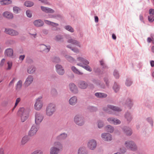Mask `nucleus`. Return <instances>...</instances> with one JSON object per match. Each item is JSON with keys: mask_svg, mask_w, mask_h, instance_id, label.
I'll return each mask as SVG.
<instances>
[{"mask_svg": "<svg viewBox=\"0 0 154 154\" xmlns=\"http://www.w3.org/2000/svg\"><path fill=\"white\" fill-rule=\"evenodd\" d=\"M29 112V109L28 108H20L18 110V115L21 117V121L24 122L28 118Z\"/></svg>", "mask_w": 154, "mask_h": 154, "instance_id": "nucleus-1", "label": "nucleus"}, {"mask_svg": "<svg viewBox=\"0 0 154 154\" xmlns=\"http://www.w3.org/2000/svg\"><path fill=\"white\" fill-rule=\"evenodd\" d=\"M103 110L105 112L109 114H112V111L116 112H120L122 110L119 107L111 105H108L107 107L103 108Z\"/></svg>", "mask_w": 154, "mask_h": 154, "instance_id": "nucleus-2", "label": "nucleus"}, {"mask_svg": "<svg viewBox=\"0 0 154 154\" xmlns=\"http://www.w3.org/2000/svg\"><path fill=\"white\" fill-rule=\"evenodd\" d=\"M125 145L127 149L133 151H135L137 150L138 147L137 146L133 141H126L125 142Z\"/></svg>", "mask_w": 154, "mask_h": 154, "instance_id": "nucleus-3", "label": "nucleus"}, {"mask_svg": "<svg viewBox=\"0 0 154 154\" xmlns=\"http://www.w3.org/2000/svg\"><path fill=\"white\" fill-rule=\"evenodd\" d=\"M56 111L55 105L52 103L49 104L47 106L45 113L46 115L48 116H52Z\"/></svg>", "mask_w": 154, "mask_h": 154, "instance_id": "nucleus-4", "label": "nucleus"}, {"mask_svg": "<svg viewBox=\"0 0 154 154\" xmlns=\"http://www.w3.org/2000/svg\"><path fill=\"white\" fill-rule=\"evenodd\" d=\"M74 121L76 124L80 126L83 125L85 123L84 118L81 115L76 116L74 118Z\"/></svg>", "mask_w": 154, "mask_h": 154, "instance_id": "nucleus-5", "label": "nucleus"}, {"mask_svg": "<svg viewBox=\"0 0 154 154\" xmlns=\"http://www.w3.org/2000/svg\"><path fill=\"white\" fill-rule=\"evenodd\" d=\"M44 118L42 114L37 112L35 115V123L36 125H39L42 122Z\"/></svg>", "mask_w": 154, "mask_h": 154, "instance_id": "nucleus-6", "label": "nucleus"}, {"mask_svg": "<svg viewBox=\"0 0 154 154\" xmlns=\"http://www.w3.org/2000/svg\"><path fill=\"white\" fill-rule=\"evenodd\" d=\"M42 98V97H40L36 99L34 107L35 109L37 110H39L42 107L43 103L41 100Z\"/></svg>", "mask_w": 154, "mask_h": 154, "instance_id": "nucleus-7", "label": "nucleus"}, {"mask_svg": "<svg viewBox=\"0 0 154 154\" xmlns=\"http://www.w3.org/2000/svg\"><path fill=\"white\" fill-rule=\"evenodd\" d=\"M78 60L82 62L80 64H78V65L82 67H88L87 65L89 63V62L82 57H79L77 58Z\"/></svg>", "mask_w": 154, "mask_h": 154, "instance_id": "nucleus-8", "label": "nucleus"}, {"mask_svg": "<svg viewBox=\"0 0 154 154\" xmlns=\"http://www.w3.org/2000/svg\"><path fill=\"white\" fill-rule=\"evenodd\" d=\"M97 143L96 141L94 140H90L88 143V146L90 149L93 150L96 147Z\"/></svg>", "mask_w": 154, "mask_h": 154, "instance_id": "nucleus-9", "label": "nucleus"}, {"mask_svg": "<svg viewBox=\"0 0 154 154\" xmlns=\"http://www.w3.org/2000/svg\"><path fill=\"white\" fill-rule=\"evenodd\" d=\"M38 130V128L37 126L35 125H33L28 132L29 136L31 137L34 135L36 134Z\"/></svg>", "mask_w": 154, "mask_h": 154, "instance_id": "nucleus-10", "label": "nucleus"}, {"mask_svg": "<svg viewBox=\"0 0 154 154\" xmlns=\"http://www.w3.org/2000/svg\"><path fill=\"white\" fill-rule=\"evenodd\" d=\"M33 80V77L31 75H29L26 78L24 83V85L25 87H28L32 82Z\"/></svg>", "mask_w": 154, "mask_h": 154, "instance_id": "nucleus-11", "label": "nucleus"}, {"mask_svg": "<svg viewBox=\"0 0 154 154\" xmlns=\"http://www.w3.org/2000/svg\"><path fill=\"white\" fill-rule=\"evenodd\" d=\"M5 32L12 36H16L18 34V32L17 31L10 29H5Z\"/></svg>", "mask_w": 154, "mask_h": 154, "instance_id": "nucleus-12", "label": "nucleus"}, {"mask_svg": "<svg viewBox=\"0 0 154 154\" xmlns=\"http://www.w3.org/2000/svg\"><path fill=\"white\" fill-rule=\"evenodd\" d=\"M101 137L105 140L109 141H111L112 139V136L110 134L107 133H104L102 134Z\"/></svg>", "mask_w": 154, "mask_h": 154, "instance_id": "nucleus-13", "label": "nucleus"}, {"mask_svg": "<svg viewBox=\"0 0 154 154\" xmlns=\"http://www.w3.org/2000/svg\"><path fill=\"white\" fill-rule=\"evenodd\" d=\"M107 120L110 123L115 125L119 124L121 122L119 119L114 118H109Z\"/></svg>", "mask_w": 154, "mask_h": 154, "instance_id": "nucleus-14", "label": "nucleus"}, {"mask_svg": "<svg viewBox=\"0 0 154 154\" xmlns=\"http://www.w3.org/2000/svg\"><path fill=\"white\" fill-rule=\"evenodd\" d=\"M69 87L70 90L73 93L76 94L78 92V91L77 88L74 83H70Z\"/></svg>", "mask_w": 154, "mask_h": 154, "instance_id": "nucleus-15", "label": "nucleus"}, {"mask_svg": "<svg viewBox=\"0 0 154 154\" xmlns=\"http://www.w3.org/2000/svg\"><path fill=\"white\" fill-rule=\"evenodd\" d=\"M122 130L127 136H130L132 133L131 128L127 126H125L122 128Z\"/></svg>", "mask_w": 154, "mask_h": 154, "instance_id": "nucleus-16", "label": "nucleus"}, {"mask_svg": "<svg viewBox=\"0 0 154 154\" xmlns=\"http://www.w3.org/2000/svg\"><path fill=\"white\" fill-rule=\"evenodd\" d=\"M88 86V84L87 83L84 81H80L78 83L79 87L81 89H85Z\"/></svg>", "mask_w": 154, "mask_h": 154, "instance_id": "nucleus-17", "label": "nucleus"}, {"mask_svg": "<svg viewBox=\"0 0 154 154\" xmlns=\"http://www.w3.org/2000/svg\"><path fill=\"white\" fill-rule=\"evenodd\" d=\"M125 117L128 123H130L132 119V116L129 112H127L125 114Z\"/></svg>", "mask_w": 154, "mask_h": 154, "instance_id": "nucleus-18", "label": "nucleus"}, {"mask_svg": "<svg viewBox=\"0 0 154 154\" xmlns=\"http://www.w3.org/2000/svg\"><path fill=\"white\" fill-rule=\"evenodd\" d=\"M88 151L84 146H81L78 150V154H88Z\"/></svg>", "mask_w": 154, "mask_h": 154, "instance_id": "nucleus-19", "label": "nucleus"}, {"mask_svg": "<svg viewBox=\"0 0 154 154\" xmlns=\"http://www.w3.org/2000/svg\"><path fill=\"white\" fill-rule=\"evenodd\" d=\"M77 101V97L76 96H73L71 97L69 100V103L70 105L73 106L75 105Z\"/></svg>", "mask_w": 154, "mask_h": 154, "instance_id": "nucleus-20", "label": "nucleus"}, {"mask_svg": "<svg viewBox=\"0 0 154 154\" xmlns=\"http://www.w3.org/2000/svg\"><path fill=\"white\" fill-rule=\"evenodd\" d=\"M13 50L11 48H8L6 49L5 52V55L9 57H11L13 55Z\"/></svg>", "mask_w": 154, "mask_h": 154, "instance_id": "nucleus-21", "label": "nucleus"}, {"mask_svg": "<svg viewBox=\"0 0 154 154\" xmlns=\"http://www.w3.org/2000/svg\"><path fill=\"white\" fill-rule=\"evenodd\" d=\"M3 16L8 19H12L13 18V14L8 11H5L3 13Z\"/></svg>", "mask_w": 154, "mask_h": 154, "instance_id": "nucleus-22", "label": "nucleus"}, {"mask_svg": "<svg viewBox=\"0 0 154 154\" xmlns=\"http://www.w3.org/2000/svg\"><path fill=\"white\" fill-rule=\"evenodd\" d=\"M92 82L96 84L97 85H98L101 88H104L105 87V85L103 83H101L100 81L96 80L95 79H93L92 80Z\"/></svg>", "mask_w": 154, "mask_h": 154, "instance_id": "nucleus-23", "label": "nucleus"}, {"mask_svg": "<svg viewBox=\"0 0 154 154\" xmlns=\"http://www.w3.org/2000/svg\"><path fill=\"white\" fill-rule=\"evenodd\" d=\"M42 10L44 12L46 13H53L54 12V11L53 9L47 7H44L43 6H41Z\"/></svg>", "mask_w": 154, "mask_h": 154, "instance_id": "nucleus-24", "label": "nucleus"}, {"mask_svg": "<svg viewBox=\"0 0 154 154\" xmlns=\"http://www.w3.org/2000/svg\"><path fill=\"white\" fill-rule=\"evenodd\" d=\"M94 95L96 97L100 98H105L107 96L106 94L101 92H96L95 93Z\"/></svg>", "mask_w": 154, "mask_h": 154, "instance_id": "nucleus-25", "label": "nucleus"}, {"mask_svg": "<svg viewBox=\"0 0 154 154\" xmlns=\"http://www.w3.org/2000/svg\"><path fill=\"white\" fill-rule=\"evenodd\" d=\"M33 23L35 26L37 27H40L44 25L43 22L40 20H35Z\"/></svg>", "mask_w": 154, "mask_h": 154, "instance_id": "nucleus-26", "label": "nucleus"}, {"mask_svg": "<svg viewBox=\"0 0 154 154\" xmlns=\"http://www.w3.org/2000/svg\"><path fill=\"white\" fill-rule=\"evenodd\" d=\"M40 48L41 51L48 52L50 50V47L49 46H46L44 45H40Z\"/></svg>", "mask_w": 154, "mask_h": 154, "instance_id": "nucleus-27", "label": "nucleus"}, {"mask_svg": "<svg viewBox=\"0 0 154 154\" xmlns=\"http://www.w3.org/2000/svg\"><path fill=\"white\" fill-rule=\"evenodd\" d=\"M60 149L55 147H53L50 149L51 154H57L59 152Z\"/></svg>", "mask_w": 154, "mask_h": 154, "instance_id": "nucleus-28", "label": "nucleus"}, {"mask_svg": "<svg viewBox=\"0 0 154 154\" xmlns=\"http://www.w3.org/2000/svg\"><path fill=\"white\" fill-rule=\"evenodd\" d=\"M67 137V134L65 133L60 134L57 137L56 139L58 140H64Z\"/></svg>", "mask_w": 154, "mask_h": 154, "instance_id": "nucleus-29", "label": "nucleus"}, {"mask_svg": "<svg viewBox=\"0 0 154 154\" xmlns=\"http://www.w3.org/2000/svg\"><path fill=\"white\" fill-rule=\"evenodd\" d=\"M67 42L69 43H70L72 44L76 45L79 47H80L79 43V42H78L77 41L75 40L74 39H69L68 41Z\"/></svg>", "mask_w": 154, "mask_h": 154, "instance_id": "nucleus-30", "label": "nucleus"}, {"mask_svg": "<svg viewBox=\"0 0 154 154\" xmlns=\"http://www.w3.org/2000/svg\"><path fill=\"white\" fill-rule=\"evenodd\" d=\"M125 104L129 109H130L133 106V103L131 100L130 98H128L126 100Z\"/></svg>", "mask_w": 154, "mask_h": 154, "instance_id": "nucleus-31", "label": "nucleus"}, {"mask_svg": "<svg viewBox=\"0 0 154 154\" xmlns=\"http://www.w3.org/2000/svg\"><path fill=\"white\" fill-rule=\"evenodd\" d=\"M29 138L28 136L23 137L21 140V143L22 145H23L26 143L29 140Z\"/></svg>", "mask_w": 154, "mask_h": 154, "instance_id": "nucleus-32", "label": "nucleus"}, {"mask_svg": "<svg viewBox=\"0 0 154 154\" xmlns=\"http://www.w3.org/2000/svg\"><path fill=\"white\" fill-rule=\"evenodd\" d=\"M56 71L60 75H63L65 72V70L63 68H56Z\"/></svg>", "mask_w": 154, "mask_h": 154, "instance_id": "nucleus-33", "label": "nucleus"}, {"mask_svg": "<svg viewBox=\"0 0 154 154\" xmlns=\"http://www.w3.org/2000/svg\"><path fill=\"white\" fill-rule=\"evenodd\" d=\"M113 89L114 91L116 93H117L119 91L120 89V87L115 82L114 85L113 86Z\"/></svg>", "mask_w": 154, "mask_h": 154, "instance_id": "nucleus-34", "label": "nucleus"}, {"mask_svg": "<svg viewBox=\"0 0 154 154\" xmlns=\"http://www.w3.org/2000/svg\"><path fill=\"white\" fill-rule=\"evenodd\" d=\"M11 3V1L10 0H3L0 1V4L2 5H8Z\"/></svg>", "mask_w": 154, "mask_h": 154, "instance_id": "nucleus-35", "label": "nucleus"}, {"mask_svg": "<svg viewBox=\"0 0 154 154\" xmlns=\"http://www.w3.org/2000/svg\"><path fill=\"white\" fill-rule=\"evenodd\" d=\"M44 22L45 23L47 24L51 25V26H54L56 27L58 26V24L57 23H55L47 20H45Z\"/></svg>", "mask_w": 154, "mask_h": 154, "instance_id": "nucleus-36", "label": "nucleus"}, {"mask_svg": "<svg viewBox=\"0 0 154 154\" xmlns=\"http://www.w3.org/2000/svg\"><path fill=\"white\" fill-rule=\"evenodd\" d=\"M22 82L21 80H19L17 83L16 85V89L19 90L22 87Z\"/></svg>", "mask_w": 154, "mask_h": 154, "instance_id": "nucleus-37", "label": "nucleus"}, {"mask_svg": "<svg viewBox=\"0 0 154 154\" xmlns=\"http://www.w3.org/2000/svg\"><path fill=\"white\" fill-rule=\"evenodd\" d=\"M106 128L108 131L110 133H112L114 131V128L110 125H107Z\"/></svg>", "mask_w": 154, "mask_h": 154, "instance_id": "nucleus-38", "label": "nucleus"}, {"mask_svg": "<svg viewBox=\"0 0 154 154\" xmlns=\"http://www.w3.org/2000/svg\"><path fill=\"white\" fill-rule=\"evenodd\" d=\"M132 81L131 78H127L125 82V85L127 86H130L132 84Z\"/></svg>", "mask_w": 154, "mask_h": 154, "instance_id": "nucleus-39", "label": "nucleus"}, {"mask_svg": "<svg viewBox=\"0 0 154 154\" xmlns=\"http://www.w3.org/2000/svg\"><path fill=\"white\" fill-rule=\"evenodd\" d=\"M88 109L92 112H95L97 109V108L96 107L90 106L88 107Z\"/></svg>", "mask_w": 154, "mask_h": 154, "instance_id": "nucleus-40", "label": "nucleus"}, {"mask_svg": "<svg viewBox=\"0 0 154 154\" xmlns=\"http://www.w3.org/2000/svg\"><path fill=\"white\" fill-rule=\"evenodd\" d=\"M63 37L62 35H58L55 36L54 39L57 41H63Z\"/></svg>", "mask_w": 154, "mask_h": 154, "instance_id": "nucleus-41", "label": "nucleus"}, {"mask_svg": "<svg viewBox=\"0 0 154 154\" xmlns=\"http://www.w3.org/2000/svg\"><path fill=\"white\" fill-rule=\"evenodd\" d=\"M24 5L26 7H31L34 5V3L30 1H26L25 2Z\"/></svg>", "mask_w": 154, "mask_h": 154, "instance_id": "nucleus-42", "label": "nucleus"}, {"mask_svg": "<svg viewBox=\"0 0 154 154\" xmlns=\"http://www.w3.org/2000/svg\"><path fill=\"white\" fill-rule=\"evenodd\" d=\"M35 68H28L27 72L29 74H32L35 72Z\"/></svg>", "mask_w": 154, "mask_h": 154, "instance_id": "nucleus-43", "label": "nucleus"}, {"mask_svg": "<svg viewBox=\"0 0 154 154\" xmlns=\"http://www.w3.org/2000/svg\"><path fill=\"white\" fill-rule=\"evenodd\" d=\"M72 70L75 73L79 74L81 75L83 73L79 70L77 69L76 68H71Z\"/></svg>", "mask_w": 154, "mask_h": 154, "instance_id": "nucleus-44", "label": "nucleus"}, {"mask_svg": "<svg viewBox=\"0 0 154 154\" xmlns=\"http://www.w3.org/2000/svg\"><path fill=\"white\" fill-rule=\"evenodd\" d=\"M65 58L68 61L71 62H73L75 61L73 58L69 56L66 55Z\"/></svg>", "mask_w": 154, "mask_h": 154, "instance_id": "nucleus-45", "label": "nucleus"}, {"mask_svg": "<svg viewBox=\"0 0 154 154\" xmlns=\"http://www.w3.org/2000/svg\"><path fill=\"white\" fill-rule=\"evenodd\" d=\"M54 145L57 147V148L60 149H61L62 147V146L61 144L59 142H55L54 143Z\"/></svg>", "mask_w": 154, "mask_h": 154, "instance_id": "nucleus-46", "label": "nucleus"}, {"mask_svg": "<svg viewBox=\"0 0 154 154\" xmlns=\"http://www.w3.org/2000/svg\"><path fill=\"white\" fill-rule=\"evenodd\" d=\"M65 29L71 32H74V29L72 28V27L69 26H65Z\"/></svg>", "mask_w": 154, "mask_h": 154, "instance_id": "nucleus-47", "label": "nucleus"}, {"mask_svg": "<svg viewBox=\"0 0 154 154\" xmlns=\"http://www.w3.org/2000/svg\"><path fill=\"white\" fill-rule=\"evenodd\" d=\"M146 120L151 125L152 127L153 126V123L152 119L151 117H149L146 119Z\"/></svg>", "mask_w": 154, "mask_h": 154, "instance_id": "nucleus-48", "label": "nucleus"}, {"mask_svg": "<svg viewBox=\"0 0 154 154\" xmlns=\"http://www.w3.org/2000/svg\"><path fill=\"white\" fill-rule=\"evenodd\" d=\"M13 10L14 13L17 14L20 11V9L17 7H14L13 8Z\"/></svg>", "mask_w": 154, "mask_h": 154, "instance_id": "nucleus-49", "label": "nucleus"}, {"mask_svg": "<svg viewBox=\"0 0 154 154\" xmlns=\"http://www.w3.org/2000/svg\"><path fill=\"white\" fill-rule=\"evenodd\" d=\"M113 75L116 79H118L119 78V73L117 71L115 70L113 72Z\"/></svg>", "mask_w": 154, "mask_h": 154, "instance_id": "nucleus-50", "label": "nucleus"}, {"mask_svg": "<svg viewBox=\"0 0 154 154\" xmlns=\"http://www.w3.org/2000/svg\"><path fill=\"white\" fill-rule=\"evenodd\" d=\"M104 125L103 122L101 120H99L98 121V127L99 128H101Z\"/></svg>", "mask_w": 154, "mask_h": 154, "instance_id": "nucleus-51", "label": "nucleus"}, {"mask_svg": "<svg viewBox=\"0 0 154 154\" xmlns=\"http://www.w3.org/2000/svg\"><path fill=\"white\" fill-rule=\"evenodd\" d=\"M148 20L149 22H152L154 20V15H150L148 16Z\"/></svg>", "mask_w": 154, "mask_h": 154, "instance_id": "nucleus-52", "label": "nucleus"}, {"mask_svg": "<svg viewBox=\"0 0 154 154\" xmlns=\"http://www.w3.org/2000/svg\"><path fill=\"white\" fill-rule=\"evenodd\" d=\"M51 93L52 95L54 96H56L57 94V92L56 89L54 88L52 89L51 91Z\"/></svg>", "mask_w": 154, "mask_h": 154, "instance_id": "nucleus-53", "label": "nucleus"}, {"mask_svg": "<svg viewBox=\"0 0 154 154\" xmlns=\"http://www.w3.org/2000/svg\"><path fill=\"white\" fill-rule=\"evenodd\" d=\"M42 152L40 150H37L32 152L31 154H42Z\"/></svg>", "mask_w": 154, "mask_h": 154, "instance_id": "nucleus-54", "label": "nucleus"}, {"mask_svg": "<svg viewBox=\"0 0 154 154\" xmlns=\"http://www.w3.org/2000/svg\"><path fill=\"white\" fill-rule=\"evenodd\" d=\"M104 80L106 86L108 87L109 86V82L108 77H105L104 78Z\"/></svg>", "mask_w": 154, "mask_h": 154, "instance_id": "nucleus-55", "label": "nucleus"}, {"mask_svg": "<svg viewBox=\"0 0 154 154\" xmlns=\"http://www.w3.org/2000/svg\"><path fill=\"white\" fill-rule=\"evenodd\" d=\"M67 47L71 49L72 50L74 51V52L76 53H77L79 52V50L77 49H73L72 48V47L70 45H67Z\"/></svg>", "mask_w": 154, "mask_h": 154, "instance_id": "nucleus-56", "label": "nucleus"}, {"mask_svg": "<svg viewBox=\"0 0 154 154\" xmlns=\"http://www.w3.org/2000/svg\"><path fill=\"white\" fill-rule=\"evenodd\" d=\"M21 99L20 97L17 98L16 100V102L14 105V108H16L19 103Z\"/></svg>", "mask_w": 154, "mask_h": 154, "instance_id": "nucleus-57", "label": "nucleus"}, {"mask_svg": "<svg viewBox=\"0 0 154 154\" xmlns=\"http://www.w3.org/2000/svg\"><path fill=\"white\" fill-rule=\"evenodd\" d=\"M26 14L28 17H31L32 16V14L30 11L28 10L26 11Z\"/></svg>", "mask_w": 154, "mask_h": 154, "instance_id": "nucleus-58", "label": "nucleus"}, {"mask_svg": "<svg viewBox=\"0 0 154 154\" xmlns=\"http://www.w3.org/2000/svg\"><path fill=\"white\" fill-rule=\"evenodd\" d=\"M120 152L122 153H124L126 151V149L125 147H121L120 149Z\"/></svg>", "mask_w": 154, "mask_h": 154, "instance_id": "nucleus-59", "label": "nucleus"}, {"mask_svg": "<svg viewBox=\"0 0 154 154\" xmlns=\"http://www.w3.org/2000/svg\"><path fill=\"white\" fill-rule=\"evenodd\" d=\"M5 62V59L3 58L2 60L0 63V66H3Z\"/></svg>", "mask_w": 154, "mask_h": 154, "instance_id": "nucleus-60", "label": "nucleus"}, {"mask_svg": "<svg viewBox=\"0 0 154 154\" xmlns=\"http://www.w3.org/2000/svg\"><path fill=\"white\" fill-rule=\"evenodd\" d=\"M15 79V78H14L12 79V80L10 82L9 85V86H13V84L14 82V80Z\"/></svg>", "mask_w": 154, "mask_h": 154, "instance_id": "nucleus-61", "label": "nucleus"}, {"mask_svg": "<svg viewBox=\"0 0 154 154\" xmlns=\"http://www.w3.org/2000/svg\"><path fill=\"white\" fill-rule=\"evenodd\" d=\"M149 13L150 15H153L154 16V9H150L149 11Z\"/></svg>", "mask_w": 154, "mask_h": 154, "instance_id": "nucleus-62", "label": "nucleus"}, {"mask_svg": "<svg viewBox=\"0 0 154 154\" xmlns=\"http://www.w3.org/2000/svg\"><path fill=\"white\" fill-rule=\"evenodd\" d=\"M25 57V56L24 55L20 56L19 58V60L21 61H22L24 60Z\"/></svg>", "mask_w": 154, "mask_h": 154, "instance_id": "nucleus-63", "label": "nucleus"}, {"mask_svg": "<svg viewBox=\"0 0 154 154\" xmlns=\"http://www.w3.org/2000/svg\"><path fill=\"white\" fill-rule=\"evenodd\" d=\"M8 67H11L12 65V62L11 61H9L8 62Z\"/></svg>", "mask_w": 154, "mask_h": 154, "instance_id": "nucleus-64", "label": "nucleus"}]
</instances>
